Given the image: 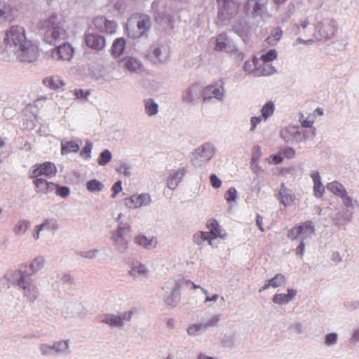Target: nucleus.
Masks as SVG:
<instances>
[{"instance_id": "9", "label": "nucleus", "mask_w": 359, "mask_h": 359, "mask_svg": "<svg viewBox=\"0 0 359 359\" xmlns=\"http://www.w3.org/2000/svg\"><path fill=\"white\" fill-rule=\"evenodd\" d=\"M151 197L148 194L133 195L124 200L125 205L129 208H137L150 204Z\"/></svg>"}, {"instance_id": "22", "label": "nucleus", "mask_w": 359, "mask_h": 359, "mask_svg": "<svg viewBox=\"0 0 359 359\" xmlns=\"http://www.w3.org/2000/svg\"><path fill=\"white\" fill-rule=\"evenodd\" d=\"M126 47V41L123 38L116 39L111 46V53L115 57L121 55Z\"/></svg>"}, {"instance_id": "2", "label": "nucleus", "mask_w": 359, "mask_h": 359, "mask_svg": "<svg viewBox=\"0 0 359 359\" xmlns=\"http://www.w3.org/2000/svg\"><path fill=\"white\" fill-rule=\"evenodd\" d=\"M7 44L13 45L21 51L29 52L32 48L31 41L26 38L25 31L22 27L13 25L6 32L5 39Z\"/></svg>"}, {"instance_id": "53", "label": "nucleus", "mask_w": 359, "mask_h": 359, "mask_svg": "<svg viewBox=\"0 0 359 359\" xmlns=\"http://www.w3.org/2000/svg\"><path fill=\"white\" fill-rule=\"evenodd\" d=\"M80 145L77 142L70 141L69 142V151L77 152L79 150Z\"/></svg>"}, {"instance_id": "24", "label": "nucleus", "mask_w": 359, "mask_h": 359, "mask_svg": "<svg viewBox=\"0 0 359 359\" xmlns=\"http://www.w3.org/2000/svg\"><path fill=\"white\" fill-rule=\"evenodd\" d=\"M212 152L210 147H201L196 150L195 155L196 158H201V161H208L210 159Z\"/></svg>"}, {"instance_id": "11", "label": "nucleus", "mask_w": 359, "mask_h": 359, "mask_svg": "<svg viewBox=\"0 0 359 359\" xmlns=\"http://www.w3.org/2000/svg\"><path fill=\"white\" fill-rule=\"evenodd\" d=\"M85 42L88 47L97 50H102L105 46L103 36L89 32L85 34Z\"/></svg>"}, {"instance_id": "51", "label": "nucleus", "mask_w": 359, "mask_h": 359, "mask_svg": "<svg viewBox=\"0 0 359 359\" xmlns=\"http://www.w3.org/2000/svg\"><path fill=\"white\" fill-rule=\"evenodd\" d=\"M210 180L211 185L214 188H216V189L219 188L222 185L221 181L215 174H212L210 175Z\"/></svg>"}, {"instance_id": "64", "label": "nucleus", "mask_w": 359, "mask_h": 359, "mask_svg": "<svg viewBox=\"0 0 359 359\" xmlns=\"http://www.w3.org/2000/svg\"><path fill=\"white\" fill-rule=\"evenodd\" d=\"M118 171L121 172H123L126 175L130 174V172L128 171V168L126 165H121L118 168Z\"/></svg>"}, {"instance_id": "60", "label": "nucleus", "mask_w": 359, "mask_h": 359, "mask_svg": "<svg viewBox=\"0 0 359 359\" xmlns=\"http://www.w3.org/2000/svg\"><path fill=\"white\" fill-rule=\"evenodd\" d=\"M218 321L219 318L217 316H215L204 325V327L206 328L207 327L209 326L215 325Z\"/></svg>"}, {"instance_id": "31", "label": "nucleus", "mask_w": 359, "mask_h": 359, "mask_svg": "<svg viewBox=\"0 0 359 359\" xmlns=\"http://www.w3.org/2000/svg\"><path fill=\"white\" fill-rule=\"evenodd\" d=\"M87 189L90 192L101 191L104 186L103 184L97 180H91L86 184Z\"/></svg>"}, {"instance_id": "28", "label": "nucleus", "mask_w": 359, "mask_h": 359, "mask_svg": "<svg viewBox=\"0 0 359 359\" xmlns=\"http://www.w3.org/2000/svg\"><path fill=\"white\" fill-rule=\"evenodd\" d=\"M229 40L226 34H222L217 36L215 49L222 51L227 48Z\"/></svg>"}, {"instance_id": "10", "label": "nucleus", "mask_w": 359, "mask_h": 359, "mask_svg": "<svg viewBox=\"0 0 359 359\" xmlns=\"http://www.w3.org/2000/svg\"><path fill=\"white\" fill-rule=\"evenodd\" d=\"M224 95L222 83L221 81L215 83V84L206 86L203 90V100L211 99L212 97L220 99Z\"/></svg>"}, {"instance_id": "40", "label": "nucleus", "mask_w": 359, "mask_h": 359, "mask_svg": "<svg viewBox=\"0 0 359 359\" xmlns=\"http://www.w3.org/2000/svg\"><path fill=\"white\" fill-rule=\"evenodd\" d=\"M277 57V53L274 49H271L266 53L263 54L260 57V60L264 62H269Z\"/></svg>"}, {"instance_id": "57", "label": "nucleus", "mask_w": 359, "mask_h": 359, "mask_svg": "<svg viewBox=\"0 0 359 359\" xmlns=\"http://www.w3.org/2000/svg\"><path fill=\"white\" fill-rule=\"evenodd\" d=\"M203 292L206 295V298H205V302H216L218 299V295L217 294H213L212 296H208V292L207 290H205V289L203 288H201Z\"/></svg>"}, {"instance_id": "61", "label": "nucleus", "mask_w": 359, "mask_h": 359, "mask_svg": "<svg viewBox=\"0 0 359 359\" xmlns=\"http://www.w3.org/2000/svg\"><path fill=\"white\" fill-rule=\"evenodd\" d=\"M304 251V243L303 241L299 245V246L296 249V253L299 254L300 255H303Z\"/></svg>"}, {"instance_id": "14", "label": "nucleus", "mask_w": 359, "mask_h": 359, "mask_svg": "<svg viewBox=\"0 0 359 359\" xmlns=\"http://www.w3.org/2000/svg\"><path fill=\"white\" fill-rule=\"evenodd\" d=\"M185 170L181 168L170 175L167 180V185L170 189H175L184 176Z\"/></svg>"}, {"instance_id": "5", "label": "nucleus", "mask_w": 359, "mask_h": 359, "mask_svg": "<svg viewBox=\"0 0 359 359\" xmlns=\"http://www.w3.org/2000/svg\"><path fill=\"white\" fill-rule=\"evenodd\" d=\"M314 226L311 221L302 222L296 225L288 231V237L296 239L299 237L305 239L314 233Z\"/></svg>"}, {"instance_id": "16", "label": "nucleus", "mask_w": 359, "mask_h": 359, "mask_svg": "<svg viewBox=\"0 0 359 359\" xmlns=\"http://www.w3.org/2000/svg\"><path fill=\"white\" fill-rule=\"evenodd\" d=\"M297 294V291L294 289H288L287 294H277L273 297V302L275 304H287Z\"/></svg>"}, {"instance_id": "13", "label": "nucleus", "mask_w": 359, "mask_h": 359, "mask_svg": "<svg viewBox=\"0 0 359 359\" xmlns=\"http://www.w3.org/2000/svg\"><path fill=\"white\" fill-rule=\"evenodd\" d=\"M207 228L210 230L207 233H209L211 241L216 238H223L224 237V234H222V229L216 219H209L207 222Z\"/></svg>"}, {"instance_id": "7", "label": "nucleus", "mask_w": 359, "mask_h": 359, "mask_svg": "<svg viewBox=\"0 0 359 359\" xmlns=\"http://www.w3.org/2000/svg\"><path fill=\"white\" fill-rule=\"evenodd\" d=\"M150 20L147 15L139 16L137 21V30H133L130 28V25H127L128 35L131 38H139L142 36L149 29Z\"/></svg>"}, {"instance_id": "52", "label": "nucleus", "mask_w": 359, "mask_h": 359, "mask_svg": "<svg viewBox=\"0 0 359 359\" xmlns=\"http://www.w3.org/2000/svg\"><path fill=\"white\" fill-rule=\"evenodd\" d=\"M337 339V334L334 333H331L325 337V344L327 345H331L336 343Z\"/></svg>"}, {"instance_id": "48", "label": "nucleus", "mask_w": 359, "mask_h": 359, "mask_svg": "<svg viewBox=\"0 0 359 359\" xmlns=\"http://www.w3.org/2000/svg\"><path fill=\"white\" fill-rule=\"evenodd\" d=\"M281 154L287 158H293L295 156V151L290 147H286L281 149Z\"/></svg>"}, {"instance_id": "56", "label": "nucleus", "mask_w": 359, "mask_h": 359, "mask_svg": "<svg viewBox=\"0 0 359 359\" xmlns=\"http://www.w3.org/2000/svg\"><path fill=\"white\" fill-rule=\"evenodd\" d=\"M343 200L344 204L347 207H351L353 205L352 198L347 196L346 191L345 192L344 196H341Z\"/></svg>"}, {"instance_id": "34", "label": "nucleus", "mask_w": 359, "mask_h": 359, "mask_svg": "<svg viewBox=\"0 0 359 359\" xmlns=\"http://www.w3.org/2000/svg\"><path fill=\"white\" fill-rule=\"evenodd\" d=\"M29 226L30 223L27 220L19 221L14 228V231L16 234L23 233L27 230Z\"/></svg>"}, {"instance_id": "46", "label": "nucleus", "mask_w": 359, "mask_h": 359, "mask_svg": "<svg viewBox=\"0 0 359 359\" xmlns=\"http://www.w3.org/2000/svg\"><path fill=\"white\" fill-rule=\"evenodd\" d=\"M324 187L321 182L314 184L313 191L316 197H321L324 193Z\"/></svg>"}, {"instance_id": "41", "label": "nucleus", "mask_w": 359, "mask_h": 359, "mask_svg": "<svg viewBox=\"0 0 359 359\" xmlns=\"http://www.w3.org/2000/svg\"><path fill=\"white\" fill-rule=\"evenodd\" d=\"M161 50L159 48H154L152 52L149 54H148V57L154 60V62H161L163 60V58L161 57Z\"/></svg>"}, {"instance_id": "55", "label": "nucleus", "mask_w": 359, "mask_h": 359, "mask_svg": "<svg viewBox=\"0 0 359 359\" xmlns=\"http://www.w3.org/2000/svg\"><path fill=\"white\" fill-rule=\"evenodd\" d=\"M18 285L20 287H22L24 290L28 289L30 286V283L25 280V278L22 277L18 280Z\"/></svg>"}, {"instance_id": "59", "label": "nucleus", "mask_w": 359, "mask_h": 359, "mask_svg": "<svg viewBox=\"0 0 359 359\" xmlns=\"http://www.w3.org/2000/svg\"><path fill=\"white\" fill-rule=\"evenodd\" d=\"M262 219H263V218L262 216H260L259 215H257L256 224L258 226L259 229L263 232V231H264V229L263 224H262Z\"/></svg>"}, {"instance_id": "3", "label": "nucleus", "mask_w": 359, "mask_h": 359, "mask_svg": "<svg viewBox=\"0 0 359 359\" xmlns=\"http://www.w3.org/2000/svg\"><path fill=\"white\" fill-rule=\"evenodd\" d=\"M219 5L218 18L221 20H230L238 12V4L231 0H217Z\"/></svg>"}, {"instance_id": "21", "label": "nucleus", "mask_w": 359, "mask_h": 359, "mask_svg": "<svg viewBox=\"0 0 359 359\" xmlns=\"http://www.w3.org/2000/svg\"><path fill=\"white\" fill-rule=\"evenodd\" d=\"M263 7L264 4L258 0H247L246 11L247 12L250 11L253 15H259L262 11Z\"/></svg>"}, {"instance_id": "26", "label": "nucleus", "mask_w": 359, "mask_h": 359, "mask_svg": "<svg viewBox=\"0 0 359 359\" xmlns=\"http://www.w3.org/2000/svg\"><path fill=\"white\" fill-rule=\"evenodd\" d=\"M123 62L124 67L131 72H137L142 67L141 63L133 57H127Z\"/></svg>"}, {"instance_id": "1", "label": "nucleus", "mask_w": 359, "mask_h": 359, "mask_svg": "<svg viewBox=\"0 0 359 359\" xmlns=\"http://www.w3.org/2000/svg\"><path fill=\"white\" fill-rule=\"evenodd\" d=\"M65 18L61 15H50L48 19L40 23V29L44 31L45 40L49 43H57L64 41L62 45L57 46L52 51V57L55 60H64L67 56L66 46L67 33L62 27Z\"/></svg>"}, {"instance_id": "35", "label": "nucleus", "mask_w": 359, "mask_h": 359, "mask_svg": "<svg viewBox=\"0 0 359 359\" xmlns=\"http://www.w3.org/2000/svg\"><path fill=\"white\" fill-rule=\"evenodd\" d=\"M111 160V154L109 150L106 149L100 154L97 160V163L100 165H105Z\"/></svg>"}, {"instance_id": "54", "label": "nucleus", "mask_w": 359, "mask_h": 359, "mask_svg": "<svg viewBox=\"0 0 359 359\" xmlns=\"http://www.w3.org/2000/svg\"><path fill=\"white\" fill-rule=\"evenodd\" d=\"M55 191H56V194L57 196H63V197L67 196V187H60L57 185V187L56 189H55Z\"/></svg>"}, {"instance_id": "29", "label": "nucleus", "mask_w": 359, "mask_h": 359, "mask_svg": "<svg viewBox=\"0 0 359 359\" xmlns=\"http://www.w3.org/2000/svg\"><path fill=\"white\" fill-rule=\"evenodd\" d=\"M102 322L111 326L120 327L123 325L122 318L114 315H106L102 319Z\"/></svg>"}, {"instance_id": "42", "label": "nucleus", "mask_w": 359, "mask_h": 359, "mask_svg": "<svg viewBox=\"0 0 359 359\" xmlns=\"http://www.w3.org/2000/svg\"><path fill=\"white\" fill-rule=\"evenodd\" d=\"M283 158L281 154L271 155L267 161L269 164L278 165L282 163Z\"/></svg>"}, {"instance_id": "58", "label": "nucleus", "mask_w": 359, "mask_h": 359, "mask_svg": "<svg viewBox=\"0 0 359 359\" xmlns=\"http://www.w3.org/2000/svg\"><path fill=\"white\" fill-rule=\"evenodd\" d=\"M311 177L313 179V183H319L320 182V175L318 172L313 171L311 174Z\"/></svg>"}, {"instance_id": "8", "label": "nucleus", "mask_w": 359, "mask_h": 359, "mask_svg": "<svg viewBox=\"0 0 359 359\" xmlns=\"http://www.w3.org/2000/svg\"><path fill=\"white\" fill-rule=\"evenodd\" d=\"M93 25L96 29L107 34H113L116 32V25L114 21L107 20L103 16L96 17L93 20Z\"/></svg>"}, {"instance_id": "18", "label": "nucleus", "mask_w": 359, "mask_h": 359, "mask_svg": "<svg viewBox=\"0 0 359 359\" xmlns=\"http://www.w3.org/2000/svg\"><path fill=\"white\" fill-rule=\"evenodd\" d=\"M43 82L45 86L55 90L63 88L65 86V80L57 76L47 77Z\"/></svg>"}, {"instance_id": "12", "label": "nucleus", "mask_w": 359, "mask_h": 359, "mask_svg": "<svg viewBox=\"0 0 359 359\" xmlns=\"http://www.w3.org/2000/svg\"><path fill=\"white\" fill-rule=\"evenodd\" d=\"M34 179L33 184L35 186L36 191L39 194H48L53 192L57 187V184L48 182L43 178Z\"/></svg>"}, {"instance_id": "47", "label": "nucleus", "mask_w": 359, "mask_h": 359, "mask_svg": "<svg viewBox=\"0 0 359 359\" xmlns=\"http://www.w3.org/2000/svg\"><path fill=\"white\" fill-rule=\"evenodd\" d=\"M128 231H129L128 229H126L124 228L118 229L116 231V234L114 236V241L117 243L121 242L122 241V237H123V234Z\"/></svg>"}, {"instance_id": "38", "label": "nucleus", "mask_w": 359, "mask_h": 359, "mask_svg": "<svg viewBox=\"0 0 359 359\" xmlns=\"http://www.w3.org/2000/svg\"><path fill=\"white\" fill-rule=\"evenodd\" d=\"M93 149V144L90 142H86L85 147L80 152V156L85 160H88L91 158V151Z\"/></svg>"}, {"instance_id": "63", "label": "nucleus", "mask_w": 359, "mask_h": 359, "mask_svg": "<svg viewBox=\"0 0 359 359\" xmlns=\"http://www.w3.org/2000/svg\"><path fill=\"white\" fill-rule=\"evenodd\" d=\"M332 259L336 262H339L341 259L339 253L338 252H333Z\"/></svg>"}, {"instance_id": "45", "label": "nucleus", "mask_w": 359, "mask_h": 359, "mask_svg": "<svg viewBox=\"0 0 359 359\" xmlns=\"http://www.w3.org/2000/svg\"><path fill=\"white\" fill-rule=\"evenodd\" d=\"M300 121L302 126L304 128H311L314 122L313 118H311L309 116L304 118L303 114L300 116Z\"/></svg>"}, {"instance_id": "32", "label": "nucleus", "mask_w": 359, "mask_h": 359, "mask_svg": "<svg viewBox=\"0 0 359 359\" xmlns=\"http://www.w3.org/2000/svg\"><path fill=\"white\" fill-rule=\"evenodd\" d=\"M194 242L200 244L203 241H208L210 245H212L211 243V238L210 237L209 233L204 231H200L197 233H195L193 236Z\"/></svg>"}, {"instance_id": "39", "label": "nucleus", "mask_w": 359, "mask_h": 359, "mask_svg": "<svg viewBox=\"0 0 359 359\" xmlns=\"http://www.w3.org/2000/svg\"><path fill=\"white\" fill-rule=\"evenodd\" d=\"M233 29L241 36H245L248 32V26L246 23H238L233 26Z\"/></svg>"}, {"instance_id": "19", "label": "nucleus", "mask_w": 359, "mask_h": 359, "mask_svg": "<svg viewBox=\"0 0 359 359\" xmlns=\"http://www.w3.org/2000/svg\"><path fill=\"white\" fill-rule=\"evenodd\" d=\"M67 348V342L62 341L58 342L56 344H54L53 346H50L48 345H42L41 347V352L43 355L47 354H53L57 353L60 351L65 350Z\"/></svg>"}, {"instance_id": "15", "label": "nucleus", "mask_w": 359, "mask_h": 359, "mask_svg": "<svg viewBox=\"0 0 359 359\" xmlns=\"http://www.w3.org/2000/svg\"><path fill=\"white\" fill-rule=\"evenodd\" d=\"M135 243L147 249H151L156 247L157 239L155 237L148 238L145 236L139 235L135 238Z\"/></svg>"}, {"instance_id": "62", "label": "nucleus", "mask_w": 359, "mask_h": 359, "mask_svg": "<svg viewBox=\"0 0 359 359\" xmlns=\"http://www.w3.org/2000/svg\"><path fill=\"white\" fill-rule=\"evenodd\" d=\"M132 316H133V311H128V312H125L124 313H123L122 316H121L122 318V321L123 320H130L132 318Z\"/></svg>"}, {"instance_id": "30", "label": "nucleus", "mask_w": 359, "mask_h": 359, "mask_svg": "<svg viewBox=\"0 0 359 359\" xmlns=\"http://www.w3.org/2000/svg\"><path fill=\"white\" fill-rule=\"evenodd\" d=\"M145 111L149 116H153L158 112V104L152 99L144 101Z\"/></svg>"}, {"instance_id": "37", "label": "nucleus", "mask_w": 359, "mask_h": 359, "mask_svg": "<svg viewBox=\"0 0 359 359\" xmlns=\"http://www.w3.org/2000/svg\"><path fill=\"white\" fill-rule=\"evenodd\" d=\"M44 262L41 257L34 259L30 264L31 273H35L42 269Z\"/></svg>"}, {"instance_id": "33", "label": "nucleus", "mask_w": 359, "mask_h": 359, "mask_svg": "<svg viewBox=\"0 0 359 359\" xmlns=\"http://www.w3.org/2000/svg\"><path fill=\"white\" fill-rule=\"evenodd\" d=\"M147 273V269L143 264H139L132 267L130 271V274L133 276L137 277L141 276H145Z\"/></svg>"}, {"instance_id": "43", "label": "nucleus", "mask_w": 359, "mask_h": 359, "mask_svg": "<svg viewBox=\"0 0 359 359\" xmlns=\"http://www.w3.org/2000/svg\"><path fill=\"white\" fill-rule=\"evenodd\" d=\"M237 191L235 188H230L225 194V198L228 202L234 201L236 198Z\"/></svg>"}, {"instance_id": "6", "label": "nucleus", "mask_w": 359, "mask_h": 359, "mask_svg": "<svg viewBox=\"0 0 359 359\" xmlns=\"http://www.w3.org/2000/svg\"><path fill=\"white\" fill-rule=\"evenodd\" d=\"M275 111V105L272 101L266 102L262 108V115L259 116H252L251 118V128L250 130L253 131L256 128L257 126L262 121H266L269 117H271Z\"/></svg>"}, {"instance_id": "36", "label": "nucleus", "mask_w": 359, "mask_h": 359, "mask_svg": "<svg viewBox=\"0 0 359 359\" xmlns=\"http://www.w3.org/2000/svg\"><path fill=\"white\" fill-rule=\"evenodd\" d=\"M270 285L273 288L280 287L285 282V278L283 274H276L273 278L269 280Z\"/></svg>"}, {"instance_id": "44", "label": "nucleus", "mask_w": 359, "mask_h": 359, "mask_svg": "<svg viewBox=\"0 0 359 359\" xmlns=\"http://www.w3.org/2000/svg\"><path fill=\"white\" fill-rule=\"evenodd\" d=\"M204 327V325H192L187 328V332L190 335H195L201 330V329Z\"/></svg>"}, {"instance_id": "25", "label": "nucleus", "mask_w": 359, "mask_h": 359, "mask_svg": "<svg viewBox=\"0 0 359 359\" xmlns=\"http://www.w3.org/2000/svg\"><path fill=\"white\" fill-rule=\"evenodd\" d=\"M14 18L13 8L8 4H4L0 8V20H12Z\"/></svg>"}, {"instance_id": "50", "label": "nucleus", "mask_w": 359, "mask_h": 359, "mask_svg": "<svg viewBox=\"0 0 359 359\" xmlns=\"http://www.w3.org/2000/svg\"><path fill=\"white\" fill-rule=\"evenodd\" d=\"M90 90L84 91L81 89L80 90H75L74 91V94L78 99H86L88 96L90 95Z\"/></svg>"}, {"instance_id": "20", "label": "nucleus", "mask_w": 359, "mask_h": 359, "mask_svg": "<svg viewBox=\"0 0 359 359\" xmlns=\"http://www.w3.org/2000/svg\"><path fill=\"white\" fill-rule=\"evenodd\" d=\"M201 94L200 88L194 85L188 88L183 94V100L187 102H192L195 98L198 97Z\"/></svg>"}, {"instance_id": "49", "label": "nucleus", "mask_w": 359, "mask_h": 359, "mask_svg": "<svg viewBox=\"0 0 359 359\" xmlns=\"http://www.w3.org/2000/svg\"><path fill=\"white\" fill-rule=\"evenodd\" d=\"M121 181L116 182L111 187L112 194L111 197L115 198L118 194L122 191Z\"/></svg>"}, {"instance_id": "27", "label": "nucleus", "mask_w": 359, "mask_h": 359, "mask_svg": "<svg viewBox=\"0 0 359 359\" xmlns=\"http://www.w3.org/2000/svg\"><path fill=\"white\" fill-rule=\"evenodd\" d=\"M280 202L284 205H290L294 200V196L285 188H281L279 192Z\"/></svg>"}, {"instance_id": "23", "label": "nucleus", "mask_w": 359, "mask_h": 359, "mask_svg": "<svg viewBox=\"0 0 359 359\" xmlns=\"http://www.w3.org/2000/svg\"><path fill=\"white\" fill-rule=\"evenodd\" d=\"M327 189L339 197L344 196L346 191L344 186L338 182H332L327 184Z\"/></svg>"}, {"instance_id": "17", "label": "nucleus", "mask_w": 359, "mask_h": 359, "mask_svg": "<svg viewBox=\"0 0 359 359\" xmlns=\"http://www.w3.org/2000/svg\"><path fill=\"white\" fill-rule=\"evenodd\" d=\"M58 228V225L57 222L54 219H46L43 224L41 225L36 226L35 228V233L33 236L35 240H38L39 238L40 231L43 229H47L50 231H54Z\"/></svg>"}, {"instance_id": "4", "label": "nucleus", "mask_w": 359, "mask_h": 359, "mask_svg": "<svg viewBox=\"0 0 359 359\" xmlns=\"http://www.w3.org/2000/svg\"><path fill=\"white\" fill-rule=\"evenodd\" d=\"M57 169L53 163L46 161L42 163H37L32 166L29 174L30 178H39L40 176H45L48 178L54 177Z\"/></svg>"}]
</instances>
